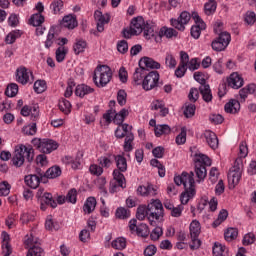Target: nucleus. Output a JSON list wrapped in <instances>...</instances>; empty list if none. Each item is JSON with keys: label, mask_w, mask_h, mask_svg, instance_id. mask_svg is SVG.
<instances>
[{"label": "nucleus", "mask_w": 256, "mask_h": 256, "mask_svg": "<svg viewBox=\"0 0 256 256\" xmlns=\"http://www.w3.org/2000/svg\"><path fill=\"white\" fill-rule=\"evenodd\" d=\"M21 153H26V159L29 163H31L35 157V150H33L32 146H26L23 144L17 145L12 158L14 167H22L25 163V155H21Z\"/></svg>", "instance_id": "1"}, {"label": "nucleus", "mask_w": 256, "mask_h": 256, "mask_svg": "<svg viewBox=\"0 0 256 256\" xmlns=\"http://www.w3.org/2000/svg\"><path fill=\"white\" fill-rule=\"evenodd\" d=\"M113 79V71L107 65L98 66L94 70L93 81L96 87H107Z\"/></svg>", "instance_id": "2"}, {"label": "nucleus", "mask_w": 256, "mask_h": 256, "mask_svg": "<svg viewBox=\"0 0 256 256\" xmlns=\"http://www.w3.org/2000/svg\"><path fill=\"white\" fill-rule=\"evenodd\" d=\"M195 173L199 181H203L207 177V168L211 167V158L203 153H196L194 155Z\"/></svg>", "instance_id": "3"}, {"label": "nucleus", "mask_w": 256, "mask_h": 256, "mask_svg": "<svg viewBox=\"0 0 256 256\" xmlns=\"http://www.w3.org/2000/svg\"><path fill=\"white\" fill-rule=\"evenodd\" d=\"M148 208V221L152 227L157 225V221L163 219V203L159 199H152L147 205Z\"/></svg>", "instance_id": "4"}, {"label": "nucleus", "mask_w": 256, "mask_h": 256, "mask_svg": "<svg viewBox=\"0 0 256 256\" xmlns=\"http://www.w3.org/2000/svg\"><path fill=\"white\" fill-rule=\"evenodd\" d=\"M32 144L40 153H53V151H56V149L59 148V144L55 140L51 139H39V138H34L32 140Z\"/></svg>", "instance_id": "5"}, {"label": "nucleus", "mask_w": 256, "mask_h": 256, "mask_svg": "<svg viewBox=\"0 0 256 256\" xmlns=\"http://www.w3.org/2000/svg\"><path fill=\"white\" fill-rule=\"evenodd\" d=\"M189 231L192 241L190 244V249H199L201 247V240H199V235H201V222H199L197 219L192 220L189 225Z\"/></svg>", "instance_id": "6"}, {"label": "nucleus", "mask_w": 256, "mask_h": 256, "mask_svg": "<svg viewBox=\"0 0 256 256\" xmlns=\"http://www.w3.org/2000/svg\"><path fill=\"white\" fill-rule=\"evenodd\" d=\"M15 77L17 83H20L21 85L31 84L35 81L33 71L25 66H20L16 69Z\"/></svg>", "instance_id": "7"}, {"label": "nucleus", "mask_w": 256, "mask_h": 256, "mask_svg": "<svg viewBox=\"0 0 256 256\" xmlns=\"http://www.w3.org/2000/svg\"><path fill=\"white\" fill-rule=\"evenodd\" d=\"M159 79V72H149L142 80V89H144V91H153V89H157V87H159Z\"/></svg>", "instance_id": "8"}, {"label": "nucleus", "mask_w": 256, "mask_h": 256, "mask_svg": "<svg viewBox=\"0 0 256 256\" xmlns=\"http://www.w3.org/2000/svg\"><path fill=\"white\" fill-rule=\"evenodd\" d=\"M193 177V172H182L181 175L174 177V183L178 185V187L183 185L185 189H195V179Z\"/></svg>", "instance_id": "9"}, {"label": "nucleus", "mask_w": 256, "mask_h": 256, "mask_svg": "<svg viewBox=\"0 0 256 256\" xmlns=\"http://www.w3.org/2000/svg\"><path fill=\"white\" fill-rule=\"evenodd\" d=\"M231 43V34L229 32H221L219 37L212 42L213 51H225Z\"/></svg>", "instance_id": "10"}, {"label": "nucleus", "mask_w": 256, "mask_h": 256, "mask_svg": "<svg viewBox=\"0 0 256 256\" xmlns=\"http://www.w3.org/2000/svg\"><path fill=\"white\" fill-rule=\"evenodd\" d=\"M192 19L194 20L195 25L191 27V37H193V39H199V37H201V31H205L207 25L197 12L192 14Z\"/></svg>", "instance_id": "11"}, {"label": "nucleus", "mask_w": 256, "mask_h": 256, "mask_svg": "<svg viewBox=\"0 0 256 256\" xmlns=\"http://www.w3.org/2000/svg\"><path fill=\"white\" fill-rule=\"evenodd\" d=\"M241 177H243V169L237 165L233 166L228 173L229 189H235L239 185Z\"/></svg>", "instance_id": "12"}, {"label": "nucleus", "mask_w": 256, "mask_h": 256, "mask_svg": "<svg viewBox=\"0 0 256 256\" xmlns=\"http://www.w3.org/2000/svg\"><path fill=\"white\" fill-rule=\"evenodd\" d=\"M180 63L176 68L174 75L178 79L185 77V73H187V63H189V54L185 51H180Z\"/></svg>", "instance_id": "13"}, {"label": "nucleus", "mask_w": 256, "mask_h": 256, "mask_svg": "<svg viewBox=\"0 0 256 256\" xmlns=\"http://www.w3.org/2000/svg\"><path fill=\"white\" fill-rule=\"evenodd\" d=\"M189 21H191V14L184 11L177 19H171V25L175 27V29H178V31H185V25H187Z\"/></svg>", "instance_id": "14"}, {"label": "nucleus", "mask_w": 256, "mask_h": 256, "mask_svg": "<svg viewBox=\"0 0 256 256\" xmlns=\"http://www.w3.org/2000/svg\"><path fill=\"white\" fill-rule=\"evenodd\" d=\"M94 19L97 23V31H99V33H103V31H105V25L109 23L111 16L107 13L103 14V12L96 10L94 12Z\"/></svg>", "instance_id": "15"}, {"label": "nucleus", "mask_w": 256, "mask_h": 256, "mask_svg": "<svg viewBox=\"0 0 256 256\" xmlns=\"http://www.w3.org/2000/svg\"><path fill=\"white\" fill-rule=\"evenodd\" d=\"M113 177L115 182H111L110 193H115L119 187L125 188V176L120 170L115 169L113 171Z\"/></svg>", "instance_id": "16"}, {"label": "nucleus", "mask_w": 256, "mask_h": 256, "mask_svg": "<svg viewBox=\"0 0 256 256\" xmlns=\"http://www.w3.org/2000/svg\"><path fill=\"white\" fill-rule=\"evenodd\" d=\"M201 138L207 143V145H209L211 149L215 150L219 147V138H217V134H215L213 131H204Z\"/></svg>", "instance_id": "17"}, {"label": "nucleus", "mask_w": 256, "mask_h": 256, "mask_svg": "<svg viewBox=\"0 0 256 256\" xmlns=\"http://www.w3.org/2000/svg\"><path fill=\"white\" fill-rule=\"evenodd\" d=\"M244 83L243 76H241L239 72H233L227 78V85L231 87V89H241Z\"/></svg>", "instance_id": "18"}, {"label": "nucleus", "mask_w": 256, "mask_h": 256, "mask_svg": "<svg viewBox=\"0 0 256 256\" xmlns=\"http://www.w3.org/2000/svg\"><path fill=\"white\" fill-rule=\"evenodd\" d=\"M1 247H2V253L4 256H11V253H13V248L11 247V237L9 234L5 231L1 233Z\"/></svg>", "instance_id": "19"}, {"label": "nucleus", "mask_w": 256, "mask_h": 256, "mask_svg": "<svg viewBox=\"0 0 256 256\" xmlns=\"http://www.w3.org/2000/svg\"><path fill=\"white\" fill-rule=\"evenodd\" d=\"M146 25L147 24H145V19H143L141 16H138L132 19L130 27L132 28V33L134 35H141Z\"/></svg>", "instance_id": "20"}, {"label": "nucleus", "mask_w": 256, "mask_h": 256, "mask_svg": "<svg viewBox=\"0 0 256 256\" xmlns=\"http://www.w3.org/2000/svg\"><path fill=\"white\" fill-rule=\"evenodd\" d=\"M137 194L142 197H155L157 195V187L151 184L141 185L137 188Z\"/></svg>", "instance_id": "21"}, {"label": "nucleus", "mask_w": 256, "mask_h": 256, "mask_svg": "<svg viewBox=\"0 0 256 256\" xmlns=\"http://www.w3.org/2000/svg\"><path fill=\"white\" fill-rule=\"evenodd\" d=\"M139 67L144 69V71L145 69H161V64L153 60V58L143 57L139 61Z\"/></svg>", "instance_id": "22"}, {"label": "nucleus", "mask_w": 256, "mask_h": 256, "mask_svg": "<svg viewBox=\"0 0 256 256\" xmlns=\"http://www.w3.org/2000/svg\"><path fill=\"white\" fill-rule=\"evenodd\" d=\"M88 47L89 44L87 43V40L83 38H76L72 49L74 54L81 55V53H83Z\"/></svg>", "instance_id": "23"}, {"label": "nucleus", "mask_w": 256, "mask_h": 256, "mask_svg": "<svg viewBox=\"0 0 256 256\" xmlns=\"http://www.w3.org/2000/svg\"><path fill=\"white\" fill-rule=\"evenodd\" d=\"M60 25L65 27V29H75V27L78 25L77 17H75L73 14L66 15L61 20Z\"/></svg>", "instance_id": "24"}, {"label": "nucleus", "mask_w": 256, "mask_h": 256, "mask_svg": "<svg viewBox=\"0 0 256 256\" xmlns=\"http://www.w3.org/2000/svg\"><path fill=\"white\" fill-rule=\"evenodd\" d=\"M91 93H95V89L87 84H79L78 86H76V97H80L81 99H83L85 95H91Z\"/></svg>", "instance_id": "25"}, {"label": "nucleus", "mask_w": 256, "mask_h": 256, "mask_svg": "<svg viewBox=\"0 0 256 256\" xmlns=\"http://www.w3.org/2000/svg\"><path fill=\"white\" fill-rule=\"evenodd\" d=\"M224 109L226 113L235 115V113H239V111H241V103H239L238 100L232 99L225 104Z\"/></svg>", "instance_id": "26"}, {"label": "nucleus", "mask_w": 256, "mask_h": 256, "mask_svg": "<svg viewBox=\"0 0 256 256\" xmlns=\"http://www.w3.org/2000/svg\"><path fill=\"white\" fill-rule=\"evenodd\" d=\"M97 207V200L95 197H88L83 205V211L85 215H90V213L95 211Z\"/></svg>", "instance_id": "27"}, {"label": "nucleus", "mask_w": 256, "mask_h": 256, "mask_svg": "<svg viewBox=\"0 0 256 256\" xmlns=\"http://www.w3.org/2000/svg\"><path fill=\"white\" fill-rule=\"evenodd\" d=\"M24 181L26 185L31 189H37V187H39V184L41 183V178H39V176L35 174H30L25 177Z\"/></svg>", "instance_id": "28"}, {"label": "nucleus", "mask_w": 256, "mask_h": 256, "mask_svg": "<svg viewBox=\"0 0 256 256\" xmlns=\"http://www.w3.org/2000/svg\"><path fill=\"white\" fill-rule=\"evenodd\" d=\"M131 127L127 124H118L117 129L115 130V137L117 139H123V137H127L129 135Z\"/></svg>", "instance_id": "29"}, {"label": "nucleus", "mask_w": 256, "mask_h": 256, "mask_svg": "<svg viewBox=\"0 0 256 256\" xmlns=\"http://www.w3.org/2000/svg\"><path fill=\"white\" fill-rule=\"evenodd\" d=\"M199 91L205 103H211V101H213V94L211 93V88L209 85L200 86Z\"/></svg>", "instance_id": "30"}, {"label": "nucleus", "mask_w": 256, "mask_h": 256, "mask_svg": "<svg viewBox=\"0 0 256 256\" xmlns=\"http://www.w3.org/2000/svg\"><path fill=\"white\" fill-rule=\"evenodd\" d=\"M143 79H145V69L139 66L133 74V82L135 85H143Z\"/></svg>", "instance_id": "31"}, {"label": "nucleus", "mask_w": 256, "mask_h": 256, "mask_svg": "<svg viewBox=\"0 0 256 256\" xmlns=\"http://www.w3.org/2000/svg\"><path fill=\"white\" fill-rule=\"evenodd\" d=\"M165 65L167 69H175V67H177V58L173 52H166Z\"/></svg>", "instance_id": "32"}, {"label": "nucleus", "mask_w": 256, "mask_h": 256, "mask_svg": "<svg viewBox=\"0 0 256 256\" xmlns=\"http://www.w3.org/2000/svg\"><path fill=\"white\" fill-rule=\"evenodd\" d=\"M39 245V238L33 236V234H28L24 238L25 249H31L32 247H37Z\"/></svg>", "instance_id": "33"}, {"label": "nucleus", "mask_w": 256, "mask_h": 256, "mask_svg": "<svg viewBox=\"0 0 256 256\" xmlns=\"http://www.w3.org/2000/svg\"><path fill=\"white\" fill-rule=\"evenodd\" d=\"M154 133L157 137L169 135L171 133V127L167 124H158L155 126Z\"/></svg>", "instance_id": "34"}, {"label": "nucleus", "mask_w": 256, "mask_h": 256, "mask_svg": "<svg viewBox=\"0 0 256 256\" xmlns=\"http://www.w3.org/2000/svg\"><path fill=\"white\" fill-rule=\"evenodd\" d=\"M129 115V110L123 108L119 111V113H115L114 111V119L113 122L116 125H123V121H125V117Z\"/></svg>", "instance_id": "35"}, {"label": "nucleus", "mask_w": 256, "mask_h": 256, "mask_svg": "<svg viewBox=\"0 0 256 256\" xmlns=\"http://www.w3.org/2000/svg\"><path fill=\"white\" fill-rule=\"evenodd\" d=\"M193 197H195V188L185 189V192H183L180 196V201L182 205H187L189 200L193 199Z\"/></svg>", "instance_id": "36"}, {"label": "nucleus", "mask_w": 256, "mask_h": 256, "mask_svg": "<svg viewBox=\"0 0 256 256\" xmlns=\"http://www.w3.org/2000/svg\"><path fill=\"white\" fill-rule=\"evenodd\" d=\"M116 161V167L118 171H121V173H125L127 171V159L122 155H117L114 157Z\"/></svg>", "instance_id": "37"}, {"label": "nucleus", "mask_w": 256, "mask_h": 256, "mask_svg": "<svg viewBox=\"0 0 256 256\" xmlns=\"http://www.w3.org/2000/svg\"><path fill=\"white\" fill-rule=\"evenodd\" d=\"M44 22H45V16H43V14L41 13L33 14L29 20L30 25H32L33 27H39L43 25Z\"/></svg>", "instance_id": "38"}, {"label": "nucleus", "mask_w": 256, "mask_h": 256, "mask_svg": "<svg viewBox=\"0 0 256 256\" xmlns=\"http://www.w3.org/2000/svg\"><path fill=\"white\" fill-rule=\"evenodd\" d=\"M67 53H69V48L65 46L58 47L55 52L56 61L58 63H63V61H65V57H67Z\"/></svg>", "instance_id": "39"}, {"label": "nucleus", "mask_w": 256, "mask_h": 256, "mask_svg": "<svg viewBox=\"0 0 256 256\" xmlns=\"http://www.w3.org/2000/svg\"><path fill=\"white\" fill-rule=\"evenodd\" d=\"M111 245L113 249H116L118 251H123V249L127 247V239H125L124 237H118L112 241Z\"/></svg>", "instance_id": "40"}, {"label": "nucleus", "mask_w": 256, "mask_h": 256, "mask_svg": "<svg viewBox=\"0 0 256 256\" xmlns=\"http://www.w3.org/2000/svg\"><path fill=\"white\" fill-rule=\"evenodd\" d=\"M214 256H229L227 248L223 244L215 243L213 246Z\"/></svg>", "instance_id": "41"}, {"label": "nucleus", "mask_w": 256, "mask_h": 256, "mask_svg": "<svg viewBox=\"0 0 256 256\" xmlns=\"http://www.w3.org/2000/svg\"><path fill=\"white\" fill-rule=\"evenodd\" d=\"M238 236H239V230H237V228H228L224 232V238L228 242L235 241V239H237Z\"/></svg>", "instance_id": "42"}, {"label": "nucleus", "mask_w": 256, "mask_h": 256, "mask_svg": "<svg viewBox=\"0 0 256 256\" xmlns=\"http://www.w3.org/2000/svg\"><path fill=\"white\" fill-rule=\"evenodd\" d=\"M217 11V1H208L204 4L205 15H213Z\"/></svg>", "instance_id": "43"}, {"label": "nucleus", "mask_w": 256, "mask_h": 256, "mask_svg": "<svg viewBox=\"0 0 256 256\" xmlns=\"http://www.w3.org/2000/svg\"><path fill=\"white\" fill-rule=\"evenodd\" d=\"M40 203H45V205H49L53 209H55V207H57V202L55 200H53V195H51V193H47V192H45L43 194L42 199H40Z\"/></svg>", "instance_id": "44"}, {"label": "nucleus", "mask_w": 256, "mask_h": 256, "mask_svg": "<svg viewBox=\"0 0 256 256\" xmlns=\"http://www.w3.org/2000/svg\"><path fill=\"white\" fill-rule=\"evenodd\" d=\"M159 36L171 39L172 37H177V31L173 28L162 27L159 31Z\"/></svg>", "instance_id": "45"}, {"label": "nucleus", "mask_w": 256, "mask_h": 256, "mask_svg": "<svg viewBox=\"0 0 256 256\" xmlns=\"http://www.w3.org/2000/svg\"><path fill=\"white\" fill-rule=\"evenodd\" d=\"M85 152L80 150L76 153L75 157L72 158V169H79L81 167V161H83V157Z\"/></svg>", "instance_id": "46"}, {"label": "nucleus", "mask_w": 256, "mask_h": 256, "mask_svg": "<svg viewBox=\"0 0 256 256\" xmlns=\"http://www.w3.org/2000/svg\"><path fill=\"white\" fill-rule=\"evenodd\" d=\"M207 204H208L210 211H217L218 201L216 200V198H212L210 201L207 200L206 198H202L200 200L199 206L201 207V205H202L203 207H205V205H207Z\"/></svg>", "instance_id": "47"}, {"label": "nucleus", "mask_w": 256, "mask_h": 256, "mask_svg": "<svg viewBox=\"0 0 256 256\" xmlns=\"http://www.w3.org/2000/svg\"><path fill=\"white\" fill-rule=\"evenodd\" d=\"M35 221V215L31 214L29 211H23L20 215V223L22 225H27L31 222Z\"/></svg>", "instance_id": "48"}, {"label": "nucleus", "mask_w": 256, "mask_h": 256, "mask_svg": "<svg viewBox=\"0 0 256 256\" xmlns=\"http://www.w3.org/2000/svg\"><path fill=\"white\" fill-rule=\"evenodd\" d=\"M61 175V168L59 166H53L46 171V177L48 179H57Z\"/></svg>", "instance_id": "49"}, {"label": "nucleus", "mask_w": 256, "mask_h": 256, "mask_svg": "<svg viewBox=\"0 0 256 256\" xmlns=\"http://www.w3.org/2000/svg\"><path fill=\"white\" fill-rule=\"evenodd\" d=\"M58 107L60 111L64 113V115H69V113H71V102H69V100H66V99L60 100Z\"/></svg>", "instance_id": "50"}, {"label": "nucleus", "mask_w": 256, "mask_h": 256, "mask_svg": "<svg viewBox=\"0 0 256 256\" xmlns=\"http://www.w3.org/2000/svg\"><path fill=\"white\" fill-rule=\"evenodd\" d=\"M135 233L136 235H138V237H143L145 239L146 237H149V226H147V224L142 223L138 225V228Z\"/></svg>", "instance_id": "51"}, {"label": "nucleus", "mask_w": 256, "mask_h": 256, "mask_svg": "<svg viewBox=\"0 0 256 256\" xmlns=\"http://www.w3.org/2000/svg\"><path fill=\"white\" fill-rule=\"evenodd\" d=\"M50 9H52L54 15H60L61 11H63V0L52 1Z\"/></svg>", "instance_id": "52"}, {"label": "nucleus", "mask_w": 256, "mask_h": 256, "mask_svg": "<svg viewBox=\"0 0 256 256\" xmlns=\"http://www.w3.org/2000/svg\"><path fill=\"white\" fill-rule=\"evenodd\" d=\"M19 37H21V31H19V30L12 31V32H10V33L6 36L5 41H6V43H7L8 45H13V43H14L15 41H17V39H19Z\"/></svg>", "instance_id": "53"}, {"label": "nucleus", "mask_w": 256, "mask_h": 256, "mask_svg": "<svg viewBox=\"0 0 256 256\" xmlns=\"http://www.w3.org/2000/svg\"><path fill=\"white\" fill-rule=\"evenodd\" d=\"M19 93V85L11 83L7 86L5 94L7 97H15Z\"/></svg>", "instance_id": "54"}, {"label": "nucleus", "mask_w": 256, "mask_h": 256, "mask_svg": "<svg viewBox=\"0 0 256 256\" xmlns=\"http://www.w3.org/2000/svg\"><path fill=\"white\" fill-rule=\"evenodd\" d=\"M229 217V212L227 210L223 209L219 212L218 218L213 222V227H219L223 221H225Z\"/></svg>", "instance_id": "55"}, {"label": "nucleus", "mask_w": 256, "mask_h": 256, "mask_svg": "<svg viewBox=\"0 0 256 256\" xmlns=\"http://www.w3.org/2000/svg\"><path fill=\"white\" fill-rule=\"evenodd\" d=\"M136 217H137V219H139V221H144L145 217H147V219H149L148 208L145 206H139L137 209Z\"/></svg>", "instance_id": "56"}, {"label": "nucleus", "mask_w": 256, "mask_h": 256, "mask_svg": "<svg viewBox=\"0 0 256 256\" xmlns=\"http://www.w3.org/2000/svg\"><path fill=\"white\" fill-rule=\"evenodd\" d=\"M45 227L47 231H57L59 230V224L53 221V217L48 216L45 222Z\"/></svg>", "instance_id": "57"}, {"label": "nucleus", "mask_w": 256, "mask_h": 256, "mask_svg": "<svg viewBox=\"0 0 256 256\" xmlns=\"http://www.w3.org/2000/svg\"><path fill=\"white\" fill-rule=\"evenodd\" d=\"M11 193V184L7 181H2L0 183V196L7 197Z\"/></svg>", "instance_id": "58"}, {"label": "nucleus", "mask_w": 256, "mask_h": 256, "mask_svg": "<svg viewBox=\"0 0 256 256\" xmlns=\"http://www.w3.org/2000/svg\"><path fill=\"white\" fill-rule=\"evenodd\" d=\"M115 215L117 219H129V217H131V212L124 207H119L116 209Z\"/></svg>", "instance_id": "59"}, {"label": "nucleus", "mask_w": 256, "mask_h": 256, "mask_svg": "<svg viewBox=\"0 0 256 256\" xmlns=\"http://www.w3.org/2000/svg\"><path fill=\"white\" fill-rule=\"evenodd\" d=\"M135 139V136L133 135V133H128L126 135V138H125V142H124V150L125 151H133V141Z\"/></svg>", "instance_id": "60"}, {"label": "nucleus", "mask_w": 256, "mask_h": 256, "mask_svg": "<svg viewBox=\"0 0 256 256\" xmlns=\"http://www.w3.org/2000/svg\"><path fill=\"white\" fill-rule=\"evenodd\" d=\"M5 224L8 229H13V227H17V214L12 213L8 215V217L5 220Z\"/></svg>", "instance_id": "61"}, {"label": "nucleus", "mask_w": 256, "mask_h": 256, "mask_svg": "<svg viewBox=\"0 0 256 256\" xmlns=\"http://www.w3.org/2000/svg\"><path fill=\"white\" fill-rule=\"evenodd\" d=\"M34 91L35 93H44V91H47V82L44 80H37L34 83Z\"/></svg>", "instance_id": "62"}, {"label": "nucleus", "mask_w": 256, "mask_h": 256, "mask_svg": "<svg viewBox=\"0 0 256 256\" xmlns=\"http://www.w3.org/2000/svg\"><path fill=\"white\" fill-rule=\"evenodd\" d=\"M199 67H201L199 58H192L190 60L188 59L187 69H189V71H197V69H199Z\"/></svg>", "instance_id": "63"}, {"label": "nucleus", "mask_w": 256, "mask_h": 256, "mask_svg": "<svg viewBox=\"0 0 256 256\" xmlns=\"http://www.w3.org/2000/svg\"><path fill=\"white\" fill-rule=\"evenodd\" d=\"M43 255V248L39 246H34L28 250L27 256H41Z\"/></svg>", "instance_id": "64"}]
</instances>
